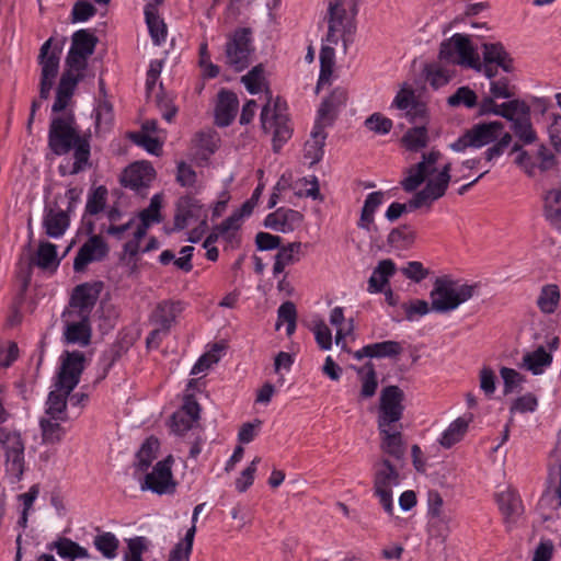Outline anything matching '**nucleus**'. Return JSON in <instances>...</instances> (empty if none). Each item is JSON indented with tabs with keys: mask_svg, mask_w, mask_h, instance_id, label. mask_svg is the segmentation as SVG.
Masks as SVG:
<instances>
[{
	"mask_svg": "<svg viewBox=\"0 0 561 561\" xmlns=\"http://www.w3.org/2000/svg\"><path fill=\"white\" fill-rule=\"evenodd\" d=\"M84 355L81 352H65L55 389L48 394L44 416H55L68 421L67 397L79 383L84 369Z\"/></svg>",
	"mask_w": 561,
	"mask_h": 561,
	"instance_id": "nucleus-4",
	"label": "nucleus"
},
{
	"mask_svg": "<svg viewBox=\"0 0 561 561\" xmlns=\"http://www.w3.org/2000/svg\"><path fill=\"white\" fill-rule=\"evenodd\" d=\"M325 138L324 127L314 124L311 138L305 144V156L311 163L318 162L322 158Z\"/></svg>",
	"mask_w": 561,
	"mask_h": 561,
	"instance_id": "nucleus-41",
	"label": "nucleus"
},
{
	"mask_svg": "<svg viewBox=\"0 0 561 561\" xmlns=\"http://www.w3.org/2000/svg\"><path fill=\"white\" fill-rule=\"evenodd\" d=\"M552 354L543 346L534 351L525 352L519 367L530 371L533 375H541L551 365Z\"/></svg>",
	"mask_w": 561,
	"mask_h": 561,
	"instance_id": "nucleus-29",
	"label": "nucleus"
},
{
	"mask_svg": "<svg viewBox=\"0 0 561 561\" xmlns=\"http://www.w3.org/2000/svg\"><path fill=\"white\" fill-rule=\"evenodd\" d=\"M344 309L342 307H335L330 312V323L336 328L335 343L345 347V337L353 331V321L350 320L347 324H344Z\"/></svg>",
	"mask_w": 561,
	"mask_h": 561,
	"instance_id": "nucleus-45",
	"label": "nucleus"
},
{
	"mask_svg": "<svg viewBox=\"0 0 561 561\" xmlns=\"http://www.w3.org/2000/svg\"><path fill=\"white\" fill-rule=\"evenodd\" d=\"M0 446L4 455L5 472L12 482L21 480L25 468V443L21 433L0 427Z\"/></svg>",
	"mask_w": 561,
	"mask_h": 561,
	"instance_id": "nucleus-8",
	"label": "nucleus"
},
{
	"mask_svg": "<svg viewBox=\"0 0 561 561\" xmlns=\"http://www.w3.org/2000/svg\"><path fill=\"white\" fill-rule=\"evenodd\" d=\"M96 39L87 30L73 33L72 44L66 58L67 69L62 73L57 87L53 112L64 111L71 102L78 82L83 77L88 58L93 54Z\"/></svg>",
	"mask_w": 561,
	"mask_h": 561,
	"instance_id": "nucleus-3",
	"label": "nucleus"
},
{
	"mask_svg": "<svg viewBox=\"0 0 561 561\" xmlns=\"http://www.w3.org/2000/svg\"><path fill=\"white\" fill-rule=\"evenodd\" d=\"M501 107L503 108L501 117L511 122L512 125H516L530 117V107L525 101L518 99L511 100L502 103Z\"/></svg>",
	"mask_w": 561,
	"mask_h": 561,
	"instance_id": "nucleus-42",
	"label": "nucleus"
},
{
	"mask_svg": "<svg viewBox=\"0 0 561 561\" xmlns=\"http://www.w3.org/2000/svg\"><path fill=\"white\" fill-rule=\"evenodd\" d=\"M196 533V527L192 525L183 540L175 545V547L171 550L170 557L168 561H188L190 556L193 548L194 537Z\"/></svg>",
	"mask_w": 561,
	"mask_h": 561,
	"instance_id": "nucleus-48",
	"label": "nucleus"
},
{
	"mask_svg": "<svg viewBox=\"0 0 561 561\" xmlns=\"http://www.w3.org/2000/svg\"><path fill=\"white\" fill-rule=\"evenodd\" d=\"M443 62L439 60L424 67L425 79L434 89L444 87L454 76V71L443 65Z\"/></svg>",
	"mask_w": 561,
	"mask_h": 561,
	"instance_id": "nucleus-40",
	"label": "nucleus"
},
{
	"mask_svg": "<svg viewBox=\"0 0 561 561\" xmlns=\"http://www.w3.org/2000/svg\"><path fill=\"white\" fill-rule=\"evenodd\" d=\"M260 118L263 130L272 136L274 151H278L291 137L293 133L287 114V104L279 98L268 96Z\"/></svg>",
	"mask_w": 561,
	"mask_h": 561,
	"instance_id": "nucleus-6",
	"label": "nucleus"
},
{
	"mask_svg": "<svg viewBox=\"0 0 561 561\" xmlns=\"http://www.w3.org/2000/svg\"><path fill=\"white\" fill-rule=\"evenodd\" d=\"M253 51L251 30L238 28L227 38L225 45L226 64L236 71H242L249 66Z\"/></svg>",
	"mask_w": 561,
	"mask_h": 561,
	"instance_id": "nucleus-10",
	"label": "nucleus"
},
{
	"mask_svg": "<svg viewBox=\"0 0 561 561\" xmlns=\"http://www.w3.org/2000/svg\"><path fill=\"white\" fill-rule=\"evenodd\" d=\"M538 408V398L531 392L517 397L511 404V414L515 413H533Z\"/></svg>",
	"mask_w": 561,
	"mask_h": 561,
	"instance_id": "nucleus-57",
	"label": "nucleus"
},
{
	"mask_svg": "<svg viewBox=\"0 0 561 561\" xmlns=\"http://www.w3.org/2000/svg\"><path fill=\"white\" fill-rule=\"evenodd\" d=\"M472 417L469 416H460L453 421L448 427L442 433L438 443L444 448H450L455 444L459 443L465 434L468 431V426L471 422Z\"/></svg>",
	"mask_w": 561,
	"mask_h": 561,
	"instance_id": "nucleus-32",
	"label": "nucleus"
},
{
	"mask_svg": "<svg viewBox=\"0 0 561 561\" xmlns=\"http://www.w3.org/2000/svg\"><path fill=\"white\" fill-rule=\"evenodd\" d=\"M363 352L366 357L394 356L401 352V346L398 342L385 341L364 346Z\"/></svg>",
	"mask_w": 561,
	"mask_h": 561,
	"instance_id": "nucleus-51",
	"label": "nucleus"
},
{
	"mask_svg": "<svg viewBox=\"0 0 561 561\" xmlns=\"http://www.w3.org/2000/svg\"><path fill=\"white\" fill-rule=\"evenodd\" d=\"M504 125L494 121L472 126L450 145L451 150L462 152L467 148H481L497 140L503 135Z\"/></svg>",
	"mask_w": 561,
	"mask_h": 561,
	"instance_id": "nucleus-11",
	"label": "nucleus"
},
{
	"mask_svg": "<svg viewBox=\"0 0 561 561\" xmlns=\"http://www.w3.org/2000/svg\"><path fill=\"white\" fill-rule=\"evenodd\" d=\"M39 494L38 485L34 484L30 488V490L25 493L19 494L18 500L21 502L23 510L21 513V517L18 520L20 527L25 528L27 526L28 514L33 508L34 502Z\"/></svg>",
	"mask_w": 561,
	"mask_h": 561,
	"instance_id": "nucleus-54",
	"label": "nucleus"
},
{
	"mask_svg": "<svg viewBox=\"0 0 561 561\" xmlns=\"http://www.w3.org/2000/svg\"><path fill=\"white\" fill-rule=\"evenodd\" d=\"M547 126V133L552 146L558 150L561 148V115L552 114Z\"/></svg>",
	"mask_w": 561,
	"mask_h": 561,
	"instance_id": "nucleus-64",
	"label": "nucleus"
},
{
	"mask_svg": "<svg viewBox=\"0 0 561 561\" xmlns=\"http://www.w3.org/2000/svg\"><path fill=\"white\" fill-rule=\"evenodd\" d=\"M162 205V195L154 194L149 206L140 211L137 227L134 231V239L125 244V251L130 255L139 252V242L146 236L147 230L153 224H159L162 220L160 209Z\"/></svg>",
	"mask_w": 561,
	"mask_h": 561,
	"instance_id": "nucleus-17",
	"label": "nucleus"
},
{
	"mask_svg": "<svg viewBox=\"0 0 561 561\" xmlns=\"http://www.w3.org/2000/svg\"><path fill=\"white\" fill-rule=\"evenodd\" d=\"M346 91L340 88L335 89L330 96L321 103L316 124L322 127L331 125L337 112L346 104Z\"/></svg>",
	"mask_w": 561,
	"mask_h": 561,
	"instance_id": "nucleus-25",
	"label": "nucleus"
},
{
	"mask_svg": "<svg viewBox=\"0 0 561 561\" xmlns=\"http://www.w3.org/2000/svg\"><path fill=\"white\" fill-rule=\"evenodd\" d=\"M548 491L561 502V439L551 451L548 461Z\"/></svg>",
	"mask_w": 561,
	"mask_h": 561,
	"instance_id": "nucleus-31",
	"label": "nucleus"
},
{
	"mask_svg": "<svg viewBox=\"0 0 561 561\" xmlns=\"http://www.w3.org/2000/svg\"><path fill=\"white\" fill-rule=\"evenodd\" d=\"M513 152H517L515 163L523 169L528 175L534 176L537 172V162L535 159L518 144H515L512 148Z\"/></svg>",
	"mask_w": 561,
	"mask_h": 561,
	"instance_id": "nucleus-60",
	"label": "nucleus"
},
{
	"mask_svg": "<svg viewBox=\"0 0 561 561\" xmlns=\"http://www.w3.org/2000/svg\"><path fill=\"white\" fill-rule=\"evenodd\" d=\"M48 146L57 156L66 154L73 149V162L62 163L59 167L62 175L77 174L89 164L90 144L85 137L79 134L72 116H59L51 119Z\"/></svg>",
	"mask_w": 561,
	"mask_h": 561,
	"instance_id": "nucleus-2",
	"label": "nucleus"
},
{
	"mask_svg": "<svg viewBox=\"0 0 561 561\" xmlns=\"http://www.w3.org/2000/svg\"><path fill=\"white\" fill-rule=\"evenodd\" d=\"M362 388L360 396L363 398H371L377 390L378 381L376 371L371 366H366L358 370Z\"/></svg>",
	"mask_w": 561,
	"mask_h": 561,
	"instance_id": "nucleus-56",
	"label": "nucleus"
},
{
	"mask_svg": "<svg viewBox=\"0 0 561 561\" xmlns=\"http://www.w3.org/2000/svg\"><path fill=\"white\" fill-rule=\"evenodd\" d=\"M501 378L503 379V392L504 394L512 393L518 388L524 381L525 377L516 369L502 367L500 369Z\"/></svg>",
	"mask_w": 561,
	"mask_h": 561,
	"instance_id": "nucleus-59",
	"label": "nucleus"
},
{
	"mask_svg": "<svg viewBox=\"0 0 561 561\" xmlns=\"http://www.w3.org/2000/svg\"><path fill=\"white\" fill-rule=\"evenodd\" d=\"M53 38L47 39L41 47L39 65H41V99H48L50 90L55 83V79L59 71V59L61 47L51 48Z\"/></svg>",
	"mask_w": 561,
	"mask_h": 561,
	"instance_id": "nucleus-13",
	"label": "nucleus"
},
{
	"mask_svg": "<svg viewBox=\"0 0 561 561\" xmlns=\"http://www.w3.org/2000/svg\"><path fill=\"white\" fill-rule=\"evenodd\" d=\"M302 256V243L299 241L282 245L274 259L273 275L276 277L283 274L286 267L300 261Z\"/></svg>",
	"mask_w": 561,
	"mask_h": 561,
	"instance_id": "nucleus-28",
	"label": "nucleus"
},
{
	"mask_svg": "<svg viewBox=\"0 0 561 561\" xmlns=\"http://www.w3.org/2000/svg\"><path fill=\"white\" fill-rule=\"evenodd\" d=\"M182 311V302L164 300L152 310L149 321L151 325H159L170 331Z\"/></svg>",
	"mask_w": 561,
	"mask_h": 561,
	"instance_id": "nucleus-26",
	"label": "nucleus"
},
{
	"mask_svg": "<svg viewBox=\"0 0 561 561\" xmlns=\"http://www.w3.org/2000/svg\"><path fill=\"white\" fill-rule=\"evenodd\" d=\"M99 297V289L89 284H82L73 290L69 307L65 312H71L72 316L89 318L92 308Z\"/></svg>",
	"mask_w": 561,
	"mask_h": 561,
	"instance_id": "nucleus-23",
	"label": "nucleus"
},
{
	"mask_svg": "<svg viewBox=\"0 0 561 561\" xmlns=\"http://www.w3.org/2000/svg\"><path fill=\"white\" fill-rule=\"evenodd\" d=\"M32 263L42 270H55L59 265L57 257V247L50 242L43 241L39 243L38 249Z\"/></svg>",
	"mask_w": 561,
	"mask_h": 561,
	"instance_id": "nucleus-38",
	"label": "nucleus"
},
{
	"mask_svg": "<svg viewBox=\"0 0 561 561\" xmlns=\"http://www.w3.org/2000/svg\"><path fill=\"white\" fill-rule=\"evenodd\" d=\"M440 61L459 65L474 70H481V61L478 53L472 47L469 38L461 34H455L440 45Z\"/></svg>",
	"mask_w": 561,
	"mask_h": 561,
	"instance_id": "nucleus-9",
	"label": "nucleus"
},
{
	"mask_svg": "<svg viewBox=\"0 0 561 561\" xmlns=\"http://www.w3.org/2000/svg\"><path fill=\"white\" fill-rule=\"evenodd\" d=\"M496 502L500 511L507 519H515L523 512V505L519 496L510 488L496 494Z\"/></svg>",
	"mask_w": 561,
	"mask_h": 561,
	"instance_id": "nucleus-35",
	"label": "nucleus"
},
{
	"mask_svg": "<svg viewBox=\"0 0 561 561\" xmlns=\"http://www.w3.org/2000/svg\"><path fill=\"white\" fill-rule=\"evenodd\" d=\"M65 324L64 336L67 343L87 346L91 339L89 318L72 316L71 312L62 313Z\"/></svg>",
	"mask_w": 561,
	"mask_h": 561,
	"instance_id": "nucleus-22",
	"label": "nucleus"
},
{
	"mask_svg": "<svg viewBox=\"0 0 561 561\" xmlns=\"http://www.w3.org/2000/svg\"><path fill=\"white\" fill-rule=\"evenodd\" d=\"M239 100L233 92L222 90L218 93L215 108L216 123L219 126H228L237 115Z\"/></svg>",
	"mask_w": 561,
	"mask_h": 561,
	"instance_id": "nucleus-27",
	"label": "nucleus"
},
{
	"mask_svg": "<svg viewBox=\"0 0 561 561\" xmlns=\"http://www.w3.org/2000/svg\"><path fill=\"white\" fill-rule=\"evenodd\" d=\"M560 302V290L554 284L545 285L537 298V306L542 313H553Z\"/></svg>",
	"mask_w": 561,
	"mask_h": 561,
	"instance_id": "nucleus-43",
	"label": "nucleus"
},
{
	"mask_svg": "<svg viewBox=\"0 0 561 561\" xmlns=\"http://www.w3.org/2000/svg\"><path fill=\"white\" fill-rule=\"evenodd\" d=\"M334 46L335 45H332V44H329L328 42H325V44L321 48V51H320L321 69H320V76H319V80H318L317 90H319V88L322 84L328 83L330 81V78L333 72L334 62H335Z\"/></svg>",
	"mask_w": 561,
	"mask_h": 561,
	"instance_id": "nucleus-44",
	"label": "nucleus"
},
{
	"mask_svg": "<svg viewBox=\"0 0 561 561\" xmlns=\"http://www.w3.org/2000/svg\"><path fill=\"white\" fill-rule=\"evenodd\" d=\"M283 323H286V333L291 335L296 329V308L290 301L282 304L277 311L276 330H279Z\"/></svg>",
	"mask_w": 561,
	"mask_h": 561,
	"instance_id": "nucleus-52",
	"label": "nucleus"
},
{
	"mask_svg": "<svg viewBox=\"0 0 561 561\" xmlns=\"http://www.w3.org/2000/svg\"><path fill=\"white\" fill-rule=\"evenodd\" d=\"M353 32L352 20L347 16L344 3L341 1L331 2L329 7V30L325 42L336 45L345 35Z\"/></svg>",
	"mask_w": 561,
	"mask_h": 561,
	"instance_id": "nucleus-18",
	"label": "nucleus"
},
{
	"mask_svg": "<svg viewBox=\"0 0 561 561\" xmlns=\"http://www.w3.org/2000/svg\"><path fill=\"white\" fill-rule=\"evenodd\" d=\"M156 178V171L149 162L140 161L127 167L121 178L125 187L136 192L148 188Z\"/></svg>",
	"mask_w": 561,
	"mask_h": 561,
	"instance_id": "nucleus-20",
	"label": "nucleus"
},
{
	"mask_svg": "<svg viewBox=\"0 0 561 561\" xmlns=\"http://www.w3.org/2000/svg\"><path fill=\"white\" fill-rule=\"evenodd\" d=\"M511 128L514 131L515 136L525 145H530L537 140V134L533 128L530 117L526 118L523 122H519L516 125H511Z\"/></svg>",
	"mask_w": 561,
	"mask_h": 561,
	"instance_id": "nucleus-61",
	"label": "nucleus"
},
{
	"mask_svg": "<svg viewBox=\"0 0 561 561\" xmlns=\"http://www.w3.org/2000/svg\"><path fill=\"white\" fill-rule=\"evenodd\" d=\"M483 58L488 64H496L505 71H511L512 65L503 46L499 43L483 45Z\"/></svg>",
	"mask_w": 561,
	"mask_h": 561,
	"instance_id": "nucleus-46",
	"label": "nucleus"
},
{
	"mask_svg": "<svg viewBox=\"0 0 561 561\" xmlns=\"http://www.w3.org/2000/svg\"><path fill=\"white\" fill-rule=\"evenodd\" d=\"M394 272L396 264L392 260H381L368 279V293L377 294L383 291Z\"/></svg>",
	"mask_w": 561,
	"mask_h": 561,
	"instance_id": "nucleus-30",
	"label": "nucleus"
},
{
	"mask_svg": "<svg viewBox=\"0 0 561 561\" xmlns=\"http://www.w3.org/2000/svg\"><path fill=\"white\" fill-rule=\"evenodd\" d=\"M302 221V215L294 209L278 208L268 214L264 219V226L282 233H289L297 229Z\"/></svg>",
	"mask_w": 561,
	"mask_h": 561,
	"instance_id": "nucleus-24",
	"label": "nucleus"
},
{
	"mask_svg": "<svg viewBox=\"0 0 561 561\" xmlns=\"http://www.w3.org/2000/svg\"><path fill=\"white\" fill-rule=\"evenodd\" d=\"M404 147L410 151H419L426 147L428 135L425 127H414L409 129L402 138Z\"/></svg>",
	"mask_w": 561,
	"mask_h": 561,
	"instance_id": "nucleus-50",
	"label": "nucleus"
},
{
	"mask_svg": "<svg viewBox=\"0 0 561 561\" xmlns=\"http://www.w3.org/2000/svg\"><path fill=\"white\" fill-rule=\"evenodd\" d=\"M447 103L454 107L463 105L468 108H472L477 104V94L470 88L461 87L448 98Z\"/></svg>",
	"mask_w": 561,
	"mask_h": 561,
	"instance_id": "nucleus-58",
	"label": "nucleus"
},
{
	"mask_svg": "<svg viewBox=\"0 0 561 561\" xmlns=\"http://www.w3.org/2000/svg\"><path fill=\"white\" fill-rule=\"evenodd\" d=\"M393 105L405 112V115L414 121L417 116L425 114L424 105L415 101L412 89L402 88L393 100Z\"/></svg>",
	"mask_w": 561,
	"mask_h": 561,
	"instance_id": "nucleus-34",
	"label": "nucleus"
},
{
	"mask_svg": "<svg viewBox=\"0 0 561 561\" xmlns=\"http://www.w3.org/2000/svg\"><path fill=\"white\" fill-rule=\"evenodd\" d=\"M403 400L404 393L398 386L385 387L380 392L377 425H402L400 420L404 411Z\"/></svg>",
	"mask_w": 561,
	"mask_h": 561,
	"instance_id": "nucleus-12",
	"label": "nucleus"
},
{
	"mask_svg": "<svg viewBox=\"0 0 561 561\" xmlns=\"http://www.w3.org/2000/svg\"><path fill=\"white\" fill-rule=\"evenodd\" d=\"M383 197L385 194L382 192H373L367 195L357 224L358 228L366 231H370L375 228V213L383 203Z\"/></svg>",
	"mask_w": 561,
	"mask_h": 561,
	"instance_id": "nucleus-33",
	"label": "nucleus"
},
{
	"mask_svg": "<svg viewBox=\"0 0 561 561\" xmlns=\"http://www.w3.org/2000/svg\"><path fill=\"white\" fill-rule=\"evenodd\" d=\"M146 23L156 45H161L167 38V26L158 14L156 4L148 3L145 7Z\"/></svg>",
	"mask_w": 561,
	"mask_h": 561,
	"instance_id": "nucleus-36",
	"label": "nucleus"
},
{
	"mask_svg": "<svg viewBox=\"0 0 561 561\" xmlns=\"http://www.w3.org/2000/svg\"><path fill=\"white\" fill-rule=\"evenodd\" d=\"M242 83L251 94H256L266 88L265 70L262 65L253 67L241 78Z\"/></svg>",
	"mask_w": 561,
	"mask_h": 561,
	"instance_id": "nucleus-49",
	"label": "nucleus"
},
{
	"mask_svg": "<svg viewBox=\"0 0 561 561\" xmlns=\"http://www.w3.org/2000/svg\"><path fill=\"white\" fill-rule=\"evenodd\" d=\"M108 248L104 239L100 236H91L79 249L75 261L73 268L77 272L83 271L88 264L100 261L106 256Z\"/></svg>",
	"mask_w": 561,
	"mask_h": 561,
	"instance_id": "nucleus-21",
	"label": "nucleus"
},
{
	"mask_svg": "<svg viewBox=\"0 0 561 561\" xmlns=\"http://www.w3.org/2000/svg\"><path fill=\"white\" fill-rule=\"evenodd\" d=\"M194 225L203 229L207 227V210L197 198L183 196L176 203L174 229L182 230Z\"/></svg>",
	"mask_w": 561,
	"mask_h": 561,
	"instance_id": "nucleus-15",
	"label": "nucleus"
},
{
	"mask_svg": "<svg viewBox=\"0 0 561 561\" xmlns=\"http://www.w3.org/2000/svg\"><path fill=\"white\" fill-rule=\"evenodd\" d=\"M118 545V539L112 533H103L94 538L95 548L106 559H114L117 556Z\"/></svg>",
	"mask_w": 561,
	"mask_h": 561,
	"instance_id": "nucleus-53",
	"label": "nucleus"
},
{
	"mask_svg": "<svg viewBox=\"0 0 561 561\" xmlns=\"http://www.w3.org/2000/svg\"><path fill=\"white\" fill-rule=\"evenodd\" d=\"M65 198L68 201L67 210L60 208H49L46 210L43 227L45 232L50 238H60L69 227V218L67 211H71L73 205L80 198V192L76 188H68L65 193Z\"/></svg>",
	"mask_w": 561,
	"mask_h": 561,
	"instance_id": "nucleus-16",
	"label": "nucleus"
},
{
	"mask_svg": "<svg viewBox=\"0 0 561 561\" xmlns=\"http://www.w3.org/2000/svg\"><path fill=\"white\" fill-rule=\"evenodd\" d=\"M381 451L393 458L398 463L402 462L407 453V444L403 439V425L378 426Z\"/></svg>",
	"mask_w": 561,
	"mask_h": 561,
	"instance_id": "nucleus-19",
	"label": "nucleus"
},
{
	"mask_svg": "<svg viewBox=\"0 0 561 561\" xmlns=\"http://www.w3.org/2000/svg\"><path fill=\"white\" fill-rule=\"evenodd\" d=\"M66 422L55 416H43L39 422L43 440L49 444L60 442L67 432L66 427L62 426V423Z\"/></svg>",
	"mask_w": 561,
	"mask_h": 561,
	"instance_id": "nucleus-39",
	"label": "nucleus"
},
{
	"mask_svg": "<svg viewBox=\"0 0 561 561\" xmlns=\"http://www.w3.org/2000/svg\"><path fill=\"white\" fill-rule=\"evenodd\" d=\"M450 171L451 162L440 151L433 149L424 152L421 161L407 170L401 182L407 192H413L424 184V187L409 201L410 209L430 207L442 198L451 181Z\"/></svg>",
	"mask_w": 561,
	"mask_h": 561,
	"instance_id": "nucleus-1",
	"label": "nucleus"
},
{
	"mask_svg": "<svg viewBox=\"0 0 561 561\" xmlns=\"http://www.w3.org/2000/svg\"><path fill=\"white\" fill-rule=\"evenodd\" d=\"M374 491L380 505L387 514L392 515L394 505L392 500V488L401 482L399 463H391L388 458H382L374 466Z\"/></svg>",
	"mask_w": 561,
	"mask_h": 561,
	"instance_id": "nucleus-7",
	"label": "nucleus"
},
{
	"mask_svg": "<svg viewBox=\"0 0 561 561\" xmlns=\"http://www.w3.org/2000/svg\"><path fill=\"white\" fill-rule=\"evenodd\" d=\"M159 450V440L157 438H148L137 453L136 468L145 471L151 462L157 458Z\"/></svg>",
	"mask_w": 561,
	"mask_h": 561,
	"instance_id": "nucleus-47",
	"label": "nucleus"
},
{
	"mask_svg": "<svg viewBox=\"0 0 561 561\" xmlns=\"http://www.w3.org/2000/svg\"><path fill=\"white\" fill-rule=\"evenodd\" d=\"M476 291L477 285H470L446 276L438 277L430 294L432 310L439 313L453 311L471 299Z\"/></svg>",
	"mask_w": 561,
	"mask_h": 561,
	"instance_id": "nucleus-5",
	"label": "nucleus"
},
{
	"mask_svg": "<svg viewBox=\"0 0 561 561\" xmlns=\"http://www.w3.org/2000/svg\"><path fill=\"white\" fill-rule=\"evenodd\" d=\"M149 543V540L142 536L128 539L124 561H142V554L148 550Z\"/></svg>",
	"mask_w": 561,
	"mask_h": 561,
	"instance_id": "nucleus-55",
	"label": "nucleus"
},
{
	"mask_svg": "<svg viewBox=\"0 0 561 561\" xmlns=\"http://www.w3.org/2000/svg\"><path fill=\"white\" fill-rule=\"evenodd\" d=\"M365 126L370 130L379 135L388 134L392 128L391 119L382 116L379 113H374L365 121Z\"/></svg>",
	"mask_w": 561,
	"mask_h": 561,
	"instance_id": "nucleus-63",
	"label": "nucleus"
},
{
	"mask_svg": "<svg viewBox=\"0 0 561 561\" xmlns=\"http://www.w3.org/2000/svg\"><path fill=\"white\" fill-rule=\"evenodd\" d=\"M172 456L156 463L140 483L142 491H151L156 494H171L175 491L176 482L172 474Z\"/></svg>",
	"mask_w": 561,
	"mask_h": 561,
	"instance_id": "nucleus-14",
	"label": "nucleus"
},
{
	"mask_svg": "<svg viewBox=\"0 0 561 561\" xmlns=\"http://www.w3.org/2000/svg\"><path fill=\"white\" fill-rule=\"evenodd\" d=\"M545 217L561 233V191L551 190L545 196Z\"/></svg>",
	"mask_w": 561,
	"mask_h": 561,
	"instance_id": "nucleus-37",
	"label": "nucleus"
},
{
	"mask_svg": "<svg viewBox=\"0 0 561 561\" xmlns=\"http://www.w3.org/2000/svg\"><path fill=\"white\" fill-rule=\"evenodd\" d=\"M402 309L405 312V318L409 321H413L419 317L425 316L430 312L432 307L428 305L426 300L423 299H414L409 302L402 305Z\"/></svg>",
	"mask_w": 561,
	"mask_h": 561,
	"instance_id": "nucleus-62",
	"label": "nucleus"
}]
</instances>
